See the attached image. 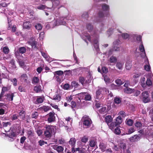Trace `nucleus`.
<instances>
[{"mask_svg":"<svg viewBox=\"0 0 153 153\" xmlns=\"http://www.w3.org/2000/svg\"><path fill=\"white\" fill-rule=\"evenodd\" d=\"M88 31L91 33V35L92 37H91L87 33H85L82 36V39L85 41L87 39L90 42L91 40L93 41L94 46L96 49L99 48V44L98 39L99 37V32L95 30H93V26L91 23H88L86 26Z\"/></svg>","mask_w":153,"mask_h":153,"instance_id":"1","label":"nucleus"},{"mask_svg":"<svg viewBox=\"0 0 153 153\" xmlns=\"http://www.w3.org/2000/svg\"><path fill=\"white\" fill-rule=\"evenodd\" d=\"M120 42L119 40H116L114 41L112 49L111 48L107 51L106 52V54L107 55H110L113 53L114 51H119L120 50L119 47Z\"/></svg>","mask_w":153,"mask_h":153,"instance_id":"2","label":"nucleus"},{"mask_svg":"<svg viewBox=\"0 0 153 153\" xmlns=\"http://www.w3.org/2000/svg\"><path fill=\"white\" fill-rule=\"evenodd\" d=\"M109 91L105 88H100L96 91V99L100 100L101 99L103 94H108Z\"/></svg>","mask_w":153,"mask_h":153,"instance_id":"3","label":"nucleus"},{"mask_svg":"<svg viewBox=\"0 0 153 153\" xmlns=\"http://www.w3.org/2000/svg\"><path fill=\"white\" fill-rule=\"evenodd\" d=\"M45 128V131L44 132L45 136L48 137H50L53 133L54 132L53 126L49 125H46Z\"/></svg>","mask_w":153,"mask_h":153,"instance_id":"4","label":"nucleus"},{"mask_svg":"<svg viewBox=\"0 0 153 153\" xmlns=\"http://www.w3.org/2000/svg\"><path fill=\"white\" fill-rule=\"evenodd\" d=\"M66 19L63 17L60 18L56 19L54 21L53 25L54 26H58L59 25H65L66 24Z\"/></svg>","mask_w":153,"mask_h":153,"instance_id":"5","label":"nucleus"},{"mask_svg":"<svg viewBox=\"0 0 153 153\" xmlns=\"http://www.w3.org/2000/svg\"><path fill=\"white\" fill-rule=\"evenodd\" d=\"M7 107L6 105L0 103V115H2L7 113Z\"/></svg>","mask_w":153,"mask_h":153,"instance_id":"6","label":"nucleus"},{"mask_svg":"<svg viewBox=\"0 0 153 153\" xmlns=\"http://www.w3.org/2000/svg\"><path fill=\"white\" fill-rule=\"evenodd\" d=\"M72 120L69 117L65 119V121L64 122H60V126H67L71 125Z\"/></svg>","mask_w":153,"mask_h":153,"instance_id":"7","label":"nucleus"},{"mask_svg":"<svg viewBox=\"0 0 153 153\" xmlns=\"http://www.w3.org/2000/svg\"><path fill=\"white\" fill-rule=\"evenodd\" d=\"M48 121L49 123L54 121L55 120V117L54 112H50L47 115Z\"/></svg>","mask_w":153,"mask_h":153,"instance_id":"8","label":"nucleus"},{"mask_svg":"<svg viewBox=\"0 0 153 153\" xmlns=\"http://www.w3.org/2000/svg\"><path fill=\"white\" fill-rule=\"evenodd\" d=\"M27 43L30 45L33 49H36L37 48L36 47L37 42L34 38H31Z\"/></svg>","mask_w":153,"mask_h":153,"instance_id":"9","label":"nucleus"},{"mask_svg":"<svg viewBox=\"0 0 153 153\" xmlns=\"http://www.w3.org/2000/svg\"><path fill=\"white\" fill-rule=\"evenodd\" d=\"M143 97V101L145 103H147L150 100L149 98V94L147 91H144L142 93Z\"/></svg>","mask_w":153,"mask_h":153,"instance_id":"10","label":"nucleus"},{"mask_svg":"<svg viewBox=\"0 0 153 153\" xmlns=\"http://www.w3.org/2000/svg\"><path fill=\"white\" fill-rule=\"evenodd\" d=\"M8 90V88L4 87L2 88L1 92L0 94V101H4V94Z\"/></svg>","mask_w":153,"mask_h":153,"instance_id":"11","label":"nucleus"},{"mask_svg":"<svg viewBox=\"0 0 153 153\" xmlns=\"http://www.w3.org/2000/svg\"><path fill=\"white\" fill-rule=\"evenodd\" d=\"M139 49L140 51L142 52V53L140 54L141 56L143 58H144L145 57H146V58H147L146 56L145 48L143 45L142 43L140 44L139 47Z\"/></svg>","mask_w":153,"mask_h":153,"instance_id":"12","label":"nucleus"},{"mask_svg":"<svg viewBox=\"0 0 153 153\" xmlns=\"http://www.w3.org/2000/svg\"><path fill=\"white\" fill-rule=\"evenodd\" d=\"M59 4L60 2L58 0H56L53 2L52 9L53 10L55 9L56 10H58L61 7Z\"/></svg>","mask_w":153,"mask_h":153,"instance_id":"13","label":"nucleus"},{"mask_svg":"<svg viewBox=\"0 0 153 153\" xmlns=\"http://www.w3.org/2000/svg\"><path fill=\"white\" fill-rule=\"evenodd\" d=\"M14 96L13 93L7 94L4 95V97H5V98L4 97V101H5V99H6L8 101H12L13 100V98Z\"/></svg>","mask_w":153,"mask_h":153,"instance_id":"14","label":"nucleus"},{"mask_svg":"<svg viewBox=\"0 0 153 153\" xmlns=\"http://www.w3.org/2000/svg\"><path fill=\"white\" fill-rule=\"evenodd\" d=\"M52 147L54 149L56 150L59 153H63L64 148L62 146H57L53 145Z\"/></svg>","mask_w":153,"mask_h":153,"instance_id":"15","label":"nucleus"},{"mask_svg":"<svg viewBox=\"0 0 153 153\" xmlns=\"http://www.w3.org/2000/svg\"><path fill=\"white\" fill-rule=\"evenodd\" d=\"M141 138L140 135H135L130 138V140L131 142L136 141Z\"/></svg>","mask_w":153,"mask_h":153,"instance_id":"16","label":"nucleus"},{"mask_svg":"<svg viewBox=\"0 0 153 153\" xmlns=\"http://www.w3.org/2000/svg\"><path fill=\"white\" fill-rule=\"evenodd\" d=\"M92 121L89 118H87L85 119L83 122V125L86 126H90Z\"/></svg>","mask_w":153,"mask_h":153,"instance_id":"17","label":"nucleus"},{"mask_svg":"<svg viewBox=\"0 0 153 153\" xmlns=\"http://www.w3.org/2000/svg\"><path fill=\"white\" fill-rule=\"evenodd\" d=\"M101 8L102 10L104 11H108L110 10L109 6L105 3L102 4Z\"/></svg>","mask_w":153,"mask_h":153,"instance_id":"18","label":"nucleus"},{"mask_svg":"<svg viewBox=\"0 0 153 153\" xmlns=\"http://www.w3.org/2000/svg\"><path fill=\"white\" fill-rule=\"evenodd\" d=\"M132 63L131 61L128 60L126 64V68L127 70H128L130 69L132 66Z\"/></svg>","mask_w":153,"mask_h":153,"instance_id":"19","label":"nucleus"},{"mask_svg":"<svg viewBox=\"0 0 153 153\" xmlns=\"http://www.w3.org/2000/svg\"><path fill=\"white\" fill-rule=\"evenodd\" d=\"M146 61H145V62H146V63L148 64H146L145 65L144 67V69L145 70H146V71H149L150 69V66L149 65V61L148 59L147 58H146Z\"/></svg>","mask_w":153,"mask_h":153,"instance_id":"20","label":"nucleus"},{"mask_svg":"<svg viewBox=\"0 0 153 153\" xmlns=\"http://www.w3.org/2000/svg\"><path fill=\"white\" fill-rule=\"evenodd\" d=\"M31 27V25L30 22L27 21L24 23L23 24L24 28L29 29Z\"/></svg>","mask_w":153,"mask_h":153,"instance_id":"21","label":"nucleus"},{"mask_svg":"<svg viewBox=\"0 0 153 153\" xmlns=\"http://www.w3.org/2000/svg\"><path fill=\"white\" fill-rule=\"evenodd\" d=\"M100 148L102 152L105 151L106 147V145L105 143H101L99 145Z\"/></svg>","mask_w":153,"mask_h":153,"instance_id":"22","label":"nucleus"},{"mask_svg":"<svg viewBox=\"0 0 153 153\" xmlns=\"http://www.w3.org/2000/svg\"><path fill=\"white\" fill-rule=\"evenodd\" d=\"M135 91L134 89H132L130 88H126L124 89V92L127 94H131Z\"/></svg>","mask_w":153,"mask_h":153,"instance_id":"23","label":"nucleus"},{"mask_svg":"<svg viewBox=\"0 0 153 153\" xmlns=\"http://www.w3.org/2000/svg\"><path fill=\"white\" fill-rule=\"evenodd\" d=\"M133 36L136 37V40L137 42L140 43V44L142 43V37L140 35H137L135 34H133Z\"/></svg>","mask_w":153,"mask_h":153,"instance_id":"24","label":"nucleus"},{"mask_svg":"<svg viewBox=\"0 0 153 153\" xmlns=\"http://www.w3.org/2000/svg\"><path fill=\"white\" fill-rule=\"evenodd\" d=\"M105 119L108 125L109 123H111L112 120L111 117L109 115L106 116Z\"/></svg>","mask_w":153,"mask_h":153,"instance_id":"25","label":"nucleus"},{"mask_svg":"<svg viewBox=\"0 0 153 153\" xmlns=\"http://www.w3.org/2000/svg\"><path fill=\"white\" fill-rule=\"evenodd\" d=\"M104 80L106 84H108L111 82V80L109 77V76L108 75H105L104 76Z\"/></svg>","mask_w":153,"mask_h":153,"instance_id":"26","label":"nucleus"},{"mask_svg":"<svg viewBox=\"0 0 153 153\" xmlns=\"http://www.w3.org/2000/svg\"><path fill=\"white\" fill-rule=\"evenodd\" d=\"M109 61L111 63L114 64L117 62V59L116 57L112 56L110 57Z\"/></svg>","mask_w":153,"mask_h":153,"instance_id":"27","label":"nucleus"},{"mask_svg":"<svg viewBox=\"0 0 153 153\" xmlns=\"http://www.w3.org/2000/svg\"><path fill=\"white\" fill-rule=\"evenodd\" d=\"M34 90L36 93L40 92L42 91V87L40 85L36 86L34 87Z\"/></svg>","mask_w":153,"mask_h":153,"instance_id":"28","label":"nucleus"},{"mask_svg":"<svg viewBox=\"0 0 153 153\" xmlns=\"http://www.w3.org/2000/svg\"><path fill=\"white\" fill-rule=\"evenodd\" d=\"M40 110L43 111L47 112L50 109V107L48 106H43L40 108Z\"/></svg>","mask_w":153,"mask_h":153,"instance_id":"29","label":"nucleus"},{"mask_svg":"<svg viewBox=\"0 0 153 153\" xmlns=\"http://www.w3.org/2000/svg\"><path fill=\"white\" fill-rule=\"evenodd\" d=\"M76 140L74 138H71L70 139L69 143V144L72 146H74L75 145Z\"/></svg>","mask_w":153,"mask_h":153,"instance_id":"30","label":"nucleus"},{"mask_svg":"<svg viewBox=\"0 0 153 153\" xmlns=\"http://www.w3.org/2000/svg\"><path fill=\"white\" fill-rule=\"evenodd\" d=\"M53 99L57 102L59 101L61 99V96L59 94H56L53 97Z\"/></svg>","mask_w":153,"mask_h":153,"instance_id":"31","label":"nucleus"},{"mask_svg":"<svg viewBox=\"0 0 153 153\" xmlns=\"http://www.w3.org/2000/svg\"><path fill=\"white\" fill-rule=\"evenodd\" d=\"M124 65V63L123 62H118L116 64L117 67L119 70H122Z\"/></svg>","mask_w":153,"mask_h":153,"instance_id":"32","label":"nucleus"},{"mask_svg":"<svg viewBox=\"0 0 153 153\" xmlns=\"http://www.w3.org/2000/svg\"><path fill=\"white\" fill-rule=\"evenodd\" d=\"M116 123L115 122H112L110 123L109 125H108L109 128L111 130L114 129L117 125Z\"/></svg>","mask_w":153,"mask_h":153,"instance_id":"33","label":"nucleus"},{"mask_svg":"<svg viewBox=\"0 0 153 153\" xmlns=\"http://www.w3.org/2000/svg\"><path fill=\"white\" fill-rule=\"evenodd\" d=\"M145 78L144 77H141L140 79V83L142 86L143 88L146 87V84L145 82Z\"/></svg>","mask_w":153,"mask_h":153,"instance_id":"34","label":"nucleus"},{"mask_svg":"<svg viewBox=\"0 0 153 153\" xmlns=\"http://www.w3.org/2000/svg\"><path fill=\"white\" fill-rule=\"evenodd\" d=\"M98 16L99 18H102L105 16V13L103 11H100L98 13Z\"/></svg>","mask_w":153,"mask_h":153,"instance_id":"35","label":"nucleus"},{"mask_svg":"<svg viewBox=\"0 0 153 153\" xmlns=\"http://www.w3.org/2000/svg\"><path fill=\"white\" fill-rule=\"evenodd\" d=\"M20 79L22 81H26L27 79V76L26 74H22L20 77Z\"/></svg>","mask_w":153,"mask_h":153,"instance_id":"36","label":"nucleus"},{"mask_svg":"<svg viewBox=\"0 0 153 153\" xmlns=\"http://www.w3.org/2000/svg\"><path fill=\"white\" fill-rule=\"evenodd\" d=\"M115 30L114 28L111 27L110 28L107 32V34H108V36H109L111 35L114 31H115Z\"/></svg>","mask_w":153,"mask_h":153,"instance_id":"37","label":"nucleus"},{"mask_svg":"<svg viewBox=\"0 0 153 153\" xmlns=\"http://www.w3.org/2000/svg\"><path fill=\"white\" fill-rule=\"evenodd\" d=\"M32 82V83L36 84L39 82V80L38 77H34L33 78Z\"/></svg>","mask_w":153,"mask_h":153,"instance_id":"38","label":"nucleus"},{"mask_svg":"<svg viewBox=\"0 0 153 153\" xmlns=\"http://www.w3.org/2000/svg\"><path fill=\"white\" fill-rule=\"evenodd\" d=\"M121 36L123 39H126L129 37L130 35L127 33H123L122 34Z\"/></svg>","mask_w":153,"mask_h":153,"instance_id":"39","label":"nucleus"},{"mask_svg":"<svg viewBox=\"0 0 153 153\" xmlns=\"http://www.w3.org/2000/svg\"><path fill=\"white\" fill-rule=\"evenodd\" d=\"M122 122V118L120 116L118 117L116 120L115 122L117 125L120 124Z\"/></svg>","mask_w":153,"mask_h":153,"instance_id":"40","label":"nucleus"},{"mask_svg":"<svg viewBox=\"0 0 153 153\" xmlns=\"http://www.w3.org/2000/svg\"><path fill=\"white\" fill-rule=\"evenodd\" d=\"M19 116L20 117V118L22 119H24L25 116V111L22 110L19 113Z\"/></svg>","mask_w":153,"mask_h":153,"instance_id":"41","label":"nucleus"},{"mask_svg":"<svg viewBox=\"0 0 153 153\" xmlns=\"http://www.w3.org/2000/svg\"><path fill=\"white\" fill-rule=\"evenodd\" d=\"M126 124L129 126H132L133 123V120L130 119L126 120Z\"/></svg>","mask_w":153,"mask_h":153,"instance_id":"42","label":"nucleus"},{"mask_svg":"<svg viewBox=\"0 0 153 153\" xmlns=\"http://www.w3.org/2000/svg\"><path fill=\"white\" fill-rule=\"evenodd\" d=\"M71 85L72 87L76 88L79 86V84L75 81H73L71 82Z\"/></svg>","mask_w":153,"mask_h":153,"instance_id":"43","label":"nucleus"},{"mask_svg":"<svg viewBox=\"0 0 153 153\" xmlns=\"http://www.w3.org/2000/svg\"><path fill=\"white\" fill-rule=\"evenodd\" d=\"M35 27L38 30H40L42 29V26L41 24L37 23L35 25Z\"/></svg>","mask_w":153,"mask_h":153,"instance_id":"44","label":"nucleus"},{"mask_svg":"<svg viewBox=\"0 0 153 153\" xmlns=\"http://www.w3.org/2000/svg\"><path fill=\"white\" fill-rule=\"evenodd\" d=\"M99 112L101 114H105L106 112V107H103L101 108L99 110Z\"/></svg>","mask_w":153,"mask_h":153,"instance_id":"45","label":"nucleus"},{"mask_svg":"<svg viewBox=\"0 0 153 153\" xmlns=\"http://www.w3.org/2000/svg\"><path fill=\"white\" fill-rule=\"evenodd\" d=\"M27 134L28 137L33 135V132L30 129L27 130Z\"/></svg>","mask_w":153,"mask_h":153,"instance_id":"46","label":"nucleus"},{"mask_svg":"<svg viewBox=\"0 0 153 153\" xmlns=\"http://www.w3.org/2000/svg\"><path fill=\"white\" fill-rule=\"evenodd\" d=\"M135 131L133 127L130 128L128 130V133H126V134H129L134 132Z\"/></svg>","mask_w":153,"mask_h":153,"instance_id":"47","label":"nucleus"},{"mask_svg":"<svg viewBox=\"0 0 153 153\" xmlns=\"http://www.w3.org/2000/svg\"><path fill=\"white\" fill-rule=\"evenodd\" d=\"M26 51V49L24 47H21L19 49V52L22 54H23L25 53Z\"/></svg>","mask_w":153,"mask_h":153,"instance_id":"48","label":"nucleus"},{"mask_svg":"<svg viewBox=\"0 0 153 153\" xmlns=\"http://www.w3.org/2000/svg\"><path fill=\"white\" fill-rule=\"evenodd\" d=\"M152 82L151 81V80L149 79H148L147 80V81L146 82V87L145 88H147V86H151L152 85Z\"/></svg>","mask_w":153,"mask_h":153,"instance_id":"49","label":"nucleus"},{"mask_svg":"<svg viewBox=\"0 0 153 153\" xmlns=\"http://www.w3.org/2000/svg\"><path fill=\"white\" fill-rule=\"evenodd\" d=\"M114 102L115 103L118 104L121 102V99L119 97H116L114 99Z\"/></svg>","mask_w":153,"mask_h":153,"instance_id":"50","label":"nucleus"},{"mask_svg":"<svg viewBox=\"0 0 153 153\" xmlns=\"http://www.w3.org/2000/svg\"><path fill=\"white\" fill-rule=\"evenodd\" d=\"M11 82L13 83V84L14 86H16L17 85V80L16 78H14L13 79L10 80Z\"/></svg>","mask_w":153,"mask_h":153,"instance_id":"51","label":"nucleus"},{"mask_svg":"<svg viewBox=\"0 0 153 153\" xmlns=\"http://www.w3.org/2000/svg\"><path fill=\"white\" fill-rule=\"evenodd\" d=\"M41 53L42 56L45 58L48 61V56L47 54L45 52L41 51Z\"/></svg>","mask_w":153,"mask_h":153,"instance_id":"52","label":"nucleus"},{"mask_svg":"<svg viewBox=\"0 0 153 153\" xmlns=\"http://www.w3.org/2000/svg\"><path fill=\"white\" fill-rule=\"evenodd\" d=\"M63 72L62 71H56L54 73V74L55 75L56 74L59 76H61L63 75Z\"/></svg>","mask_w":153,"mask_h":153,"instance_id":"53","label":"nucleus"},{"mask_svg":"<svg viewBox=\"0 0 153 153\" xmlns=\"http://www.w3.org/2000/svg\"><path fill=\"white\" fill-rule=\"evenodd\" d=\"M91 97L89 94H87L85 95V99L86 100L90 101L91 100Z\"/></svg>","mask_w":153,"mask_h":153,"instance_id":"54","label":"nucleus"},{"mask_svg":"<svg viewBox=\"0 0 153 153\" xmlns=\"http://www.w3.org/2000/svg\"><path fill=\"white\" fill-rule=\"evenodd\" d=\"M89 145L91 147H94L96 145L95 141L93 140H91L89 141Z\"/></svg>","mask_w":153,"mask_h":153,"instance_id":"55","label":"nucleus"},{"mask_svg":"<svg viewBox=\"0 0 153 153\" xmlns=\"http://www.w3.org/2000/svg\"><path fill=\"white\" fill-rule=\"evenodd\" d=\"M19 115L16 114H14L11 116V119L12 120H16L18 118Z\"/></svg>","mask_w":153,"mask_h":153,"instance_id":"56","label":"nucleus"},{"mask_svg":"<svg viewBox=\"0 0 153 153\" xmlns=\"http://www.w3.org/2000/svg\"><path fill=\"white\" fill-rule=\"evenodd\" d=\"M114 132L117 134H120L121 132L120 129L118 127H117L115 128Z\"/></svg>","mask_w":153,"mask_h":153,"instance_id":"57","label":"nucleus"},{"mask_svg":"<svg viewBox=\"0 0 153 153\" xmlns=\"http://www.w3.org/2000/svg\"><path fill=\"white\" fill-rule=\"evenodd\" d=\"M3 51L5 53H8L9 52V49L7 47H4L3 48Z\"/></svg>","mask_w":153,"mask_h":153,"instance_id":"58","label":"nucleus"},{"mask_svg":"<svg viewBox=\"0 0 153 153\" xmlns=\"http://www.w3.org/2000/svg\"><path fill=\"white\" fill-rule=\"evenodd\" d=\"M43 100V98L39 97L37 98L36 101L39 103H42Z\"/></svg>","mask_w":153,"mask_h":153,"instance_id":"59","label":"nucleus"},{"mask_svg":"<svg viewBox=\"0 0 153 153\" xmlns=\"http://www.w3.org/2000/svg\"><path fill=\"white\" fill-rule=\"evenodd\" d=\"M2 125V127H6L9 125L10 124V122H3Z\"/></svg>","mask_w":153,"mask_h":153,"instance_id":"60","label":"nucleus"},{"mask_svg":"<svg viewBox=\"0 0 153 153\" xmlns=\"http://www.w3.org/2000/svg\"><path fill=\"white\" fill-rule=\"evenodd\" d=\"M39 143L40 146H42L45 144H47V143L45 141L42 140H40L39 142Z\"/></svg>","mask_w":153,"mask_h":153,"instance_id":"61","label":"nucleus"},{"mask_svg":"<svg viewBox=\"0 0 153 153\" xmlns=\"http://www.w3.org/2000/svg\"><path fill=\"white\" fill-rule=\"evenodd\" d=\"M88 140V138L85 136H84L83 137H82L81 139V141L83 143H86Z\"/></svg>","mask_w":153,"mask_h":153,"instance_id":"62","label":"nucleus"},{"mask_svg":"<svg viewBox=\"0 0 153 153\" xmlns=\"http://www.w3.org/2000/svg\"><path fill=\"white\" fill-rule=\"evenodd\" d=\"M70 87V85L66 83L63 86V88L65 90H68Z\"/></svg>","mask_w":153,"mask_h":153,"instance_id":"63","label":"nucleus"},{"mask_svg":"<svg viewBox=\"0 0 153 153\" xmlns=\"http://www.w3.org/2000/svg\"><path fill=\"white\" fill-rule=\"evenodd\" d=\"M115 82L119 85H121L123 84V82L120 79H117L115 81Z\"/></svg>","mask_w":153,"mask_h":153,"instance_id":"64","label":"nucleus"}]
</instances>
